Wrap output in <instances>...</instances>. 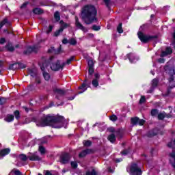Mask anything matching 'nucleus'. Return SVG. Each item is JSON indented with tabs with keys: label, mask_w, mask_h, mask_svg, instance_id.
I'll use <instances>...</instances> for the list:
<instances>
[{
	"label": "nucleus",
	"mask_w": 175,
	"mask_h": 175,
	"mask_svg": "<svg viewBox=\"0 0 175 175\" xmlns=\"http://www.w3.org/2000/svg\"><path fill=\"white\" fill-rule=\"evenodd\" d=\"M90 87V83L86 84L85 83H83L81 86L79 87V90H81V91L78 92L77 95H79V94H83V92H85V90Z\"/></svg>",
	"instance_id": "19"
},
{
	"label": "nucleus",
	"mask_w": 175,
	"mask_h": 175,
	"mask_svg": "<svg viewBox=\"0 0 175 175\" xmlns=\"http://www.w3.org/2000/svg\"><path fill=\"white\" fill-rule=\"evenodd\" d=\"M49 62H54L51 64V69L55 70V72L59 70V69H62V68L65 66V63H63L62 65H61L59 61L57 60L54 57H50Z\"/></svg>",
	"instance_id": "3"
},
{
	"label": "nucleus",
	"mask_w": 175,
	"mask_h": 175,
	"mask_svg": "<svg viewBox=\"0 0 175 175\" xmlns=\"http://www.w3.org/2000/svg\"><path fill=\"white\" fill-rule=\"evenodd\" d=\"M92 29L93 31H100V26L94 25L92 27Z\"/></svg>",
	"instance_id": "39"
},
{
	"label": "nucleus",
	"mask_w": 175,
	"mask_h": 175,
	"mask_svg": "<svg viewBox=\"0 0 175 175\" xmlns=\"http://www.w3.org/2000/svg\"><path fill=\"white\" fill-rule=\"evenodd\" d=\"M25 68H27V66L23 63H15L11 64L9 67V69L11 70H16V69H25Z\"/></svg>",
	"instance_id": "11"
},
{
	"label": "nucleus",
	"mask_w": 175,
	"mask_h": 175,
	"mask_svg": "<svg viewBox=\"0 0 175 175\" xmlns=\"http://www.w3.org/2000/svg\"><path fill=\"white\" fill-rule=\"evenodd\" d=\"M5 42H6V40H5V38L0 39V44H3Z\"/></svg>",
	"instance_id": "52"
},
{
	"label": "nucleus",
	"mask_w": 175,
	"mask_h": 175,
	"mask_svg": "<svg viewBox=\"0 0 175 175\" xmlns=\"http://www.w3.org/2000/svg\"><path fill=\"white\" fill-rule=\"evenodd\" d=\"M53 106H54V103H51L50 105H49V107H46L45 109H49L50 107H53Z\"/></svg>",
	"instance_id": "57"
},
{
	"label": "nucleus",
	"mask_w": 175,
	"mask_h": 175,
	"mask_svg": "<svg viewBox=\"0 0 175 175\" xmlns=\"http://www.w3.org/2000/svg\"><path fill=\"white\" fill-rule=\"evenodd\" d=\"M89 68V70H88V73L89 75H93L94 74V67H88Z\"/></svg>",
	"instance_id": "45"
},
{
	"label": "nucleus",
	"mask_w": 175,
	"mask_h": 175,
	"mask_svg": "<svg viewBox=\"0 0 175 175\" xmlns=\"http://www.w3.org/2000/svg\"><path fill=\"white\" fill-rule=\"evenodd\" d=\"M174 80V76L171 75L170 77L169 78V81L170 83H172Z\"/></svg>",
	"instance_id": "51"
},
{
	"label": "nucleus",
	"mask_w": 175,
	"mask_h": 175,
	"mask_svg": "<svg viewBox=\"0 0 175 175\" xmlns=\"http://www.w3.org/2000/svg\"><path fill=\"white\" fill-rule=\"evenodd\" d=\"M27 158L29 161H42V157L39 156L38 152H29L27 154Z\"/></svg>",
	"instance_id": "6"
},
{
	"label": "nucleus",
	"mask_w": 175,
	"mask_h": 175,
	"mask_svg": "<svg viewBox=\"0 0 175 175\" xmlns=\"http://www.w3.org/2000/svg\"><path fill=\"white\" fill-rule=\"evenodd\" d=\"M127 57L131 64H135V62H137V61H139V57L136 56V55H135L134 53L127 54Z\"/></svg>",
	"instance_id": "18"
},
{
	"label": "nucleus",
	"mask_w": 175,
	"mask_h": 175,
	"mask_svg": "<svg viewBox=\"0 0 175 175\" xmlns=\"http://www.w3.org/2000/svg\"><path fill=\"white\" fill-rule=\"evenodd\" d=\"M33 12L34 14H42V13H43V10L37 8L33 10Z\"/></svg>",
	"instance_id": "28"
},
{
	"label": "nucleus",
	"mask_w": 175,
	"mask_h": 175,
	"mask_svg": "<svg viewBox=\"0 0 175 175\" xmlns=\"http://www.w3.org/2000/svg\"><path fill=\"white\" fill-rule=\"evenodd\" d=\"M170 163L172 165L173 167L175 168V150H173L172 152L170 154Z\"/></svg>",
	"instance_id": "21"
},
{
	"label": "nucleus",
	"mask_w": 175,
	"mask_h": 175,
	"mask_svg": "<svg viewBox=\"0 0 175 175\" xmlns=\"http://www.w3.org/2000/svg\"><path fill=\"white\" fill-rule=\"evenodd\" d=\"M109 120L113 122H116V121L118 120V118L116 115H111V116H109Z\"/></svg>",
	"instance_id": "34"
},
{
	"label": "nucleus",
	"mask_w": 175,
	"mask_h": 175,
	"mask_svg": "<svg viewBox=\"0 0 175 175\" xmlns=\"http://www.w3.org/2000/svg\"><path fill=\"white\" fill-rule=\"evenodd\" d=\"M6 103V98L0 97V105H5Z\"/></svg>",
	"instance_id": "44"
},
{
	"label": "nucleus",
	"mask_w": 175,
	"mask_h": 175,
	"mask_svg": "<svg viewBox=\"0 0 175 175\" xmlns=\"http://www.w3.org/2000/svg\"><path fill=\"white\" fill-rule=\"evenodd\" d=\"M14 116H15V118L16 119V120H20V118H21V116H20V111H15L14 112Z\"/></svg>",
	"instance_id": "38"
},
{
	"label": "nucleus",
	"mask_w": 175,
	"mask_h": 175,
	"mask_svg": "<svg viewBox=\"0 0 175 175\" xmlns=\"http://www.w3.org/2000/svg\"><path fill=\"white\" fill-rule=\"evenodd\" d=\"M69 161H70V154L68 153H63L61 154L59 158V162H61L63 165L68 163Z\"/></svg>",
	"instance_id": "9"
},
{
	"label": "nucleus",
	"mask_w": 175,
	"mask_h": 175,
	"mask_svg": "<svg viewBox=\"0 0 175 175\" xmlns=\"http://www.w3.org/2000/svg\"><path fill=\"white\" fill-rule=\"evenodd\" d=\"M103 1L106 4L107 7L109 8V5H110V0H103Z\"/></svg>",
	"instance_id": "48"
},
{
	"label": "nucleus",
	"mask_w": 175,
	"mask_h": 175,
	"mask_svg": "<svg viewBox=\"0 0 175 175\" xmlns=\"http://www.w3.org/2000/svg\"><path fill=\"white\" fill-rule=\"evenodd\" d=\"M92 152V150H91V149H86L85 150H83L79 154V157L80 158H83V157H85V155H88V154H91Z\"/></svg>",
	"instance_id": "23"
},
{
	"label": "nucleus",
	"mask_w": 175,
	"mask_h": 175,
	"mask_svg": "<svg viewBox=\"0 0 175 175\" xmlns=\"http://www.w3.org/2000/svg\"><path fill=\"white\" fill-rule=\"evenodd\" d=\"M8 19H4L3 21L0 23V29L2 28L5 25V24H8Z\"/></svg>",
	"instance_id": "41"
},
{
	"label": "nucleus",
	"mask_w": 175,
	"mask_h": 175,
	"mask_svg": "<svg viewBox=\"0 0 175 175\" xmlns=\"http://www.w3.org/2000/svg\"><path fill=\"white\" fill-rule=\"evenodd\" d=\"M117 31L119 33H122L124 30L122 29V23H120L117 27Z\"/></svg>",
	"instance_id": "30"
},
{
	"label": "nucleus",
	"mask_w": 175,
	"mask_h": 175,
	"mask_svg": "<svg viewBox=\"0 0 175 175\" xmlns=\"http://www.w3.org/2000/svg\"><path fill=\"white\" fill-rule=\"evenodd\" d=\"M115 134H111V135H109L108 136V140L111 143H114V142H116V136H117L118 137H122V133H121V131L120 130H117L115 132Z\"/></svg>",
	"instance_id": "8"
},
{
	"label": "nucleus",
	"mask_w": 175,
	"mask_h": 175,
	"mask_svg": "<svg viewBox=\"0 0 175 175\" xmlns=\"http://www.w3.org/2000/svg\"><path fill=\"white\" fill-rule=\"evenodd\" d=\"M158 119L159 120H163L165 117H167V118H170V115L166 114V113L163 112L158 114Z\"/></svg>",
	"instance_id": "26"
},
{
	"label": "nucleus",
	"mask_w": 175,
	"mask_h": 175,
	"mask_svg": "<svg viewBox=\"0 0 175 175\" xmlns=\"http://www.w3.org/2000/svg\"><path fill=\"white\" fill-rule=\"evenodd\" d=\"M158 83H159V80L158 79V78H155L152 81V86L150 87V89L148 90V94H151L154 92L155 88L158 87Z\"/></svg>",
	"instance_id": "16"
},
{
	"label": "nucleus",
	"mask_w": 175,
	"mask_h": 175,
	"mask_svg": "<svg viewBox=\"0 0 175 175\" xmlns=\"http://www.w3.org/2000/svg\"><path fill=\"white\" fill-rule=\"evenodd\" d=\"M11 173H14V174L15 175H23V173H21L18 169H13L12 171H11Z\"/></svg>",
	"instance_id": "31"
},
{
	"label": "nucleus",
	"mask_w": 175,
	"mask_h": 175,
	"mask_svg": "<svg viewBox=\"0 0 175 175\" xmlns=\"http://www.w3.org/2000/svg\"><path fill=\"white\" fill-rule=\"evenodd\" d=\"M96 8L94 5H85L81 10V17L85 24H92V23H96L98 18H96Z\"/></svg>",
	"instance_id": "2"
},
{
	"label": "nucleus",
	"mask_w": 175,
	"mask_h": 175,
	"mask_svg": "<svg viewBox=\"0 0 175 175\" xmlns=\"http://www.w3.org/2000/svg\"><path fill=\"white\" fill-rule=\"evenodd\" d=\"M40 66V69L42 71V75L44 80L49 81L51 79L50 74L46 72L45 70L46 68H47L48 65L46 63H43L42 64H39Z\"/></svg>",
	"instance_id": "7"
},
{
	"label": "nucleus",
	"mask_w": 175,
	"mask_h": 175,
	"mask_svg": "<svg viewBox=\"0 0 175 175\" xmlns=\"http://www.w3.org/2000/svg\"><path fill=\"white\" fill-rule=\"evenodd\" d=\"M32 121L35 122L37 126H47L49 125L52 128H66L68 125V120H65L64 117L51 116L50 115L43 116L41 118H33Z\"/></svg>",
	"instance_id": "1"
},
{
	"label": "nucleus",
	"mask_w": 175,
	"mask_h": 175,
	"mask_svg": "<svg viewBox=\"0 0 175 175\" xmlns=\"http://www.w3.org/2000/svg\"><path fill=\"white\" fill-rule=\"evenodd\" d=\"M128 152H129L128 150H123V151L121 152V154H122V155H127Z\"/></svg>",
	"instance_id": "54"
},
{
	"label": "nucleus",
	"mask_w": 175,
	"mask_h": 175,
	"mask_svg": "<svg viewBox=\"0 0 175 175\" xmlns=\"http://www.w3.org/2000/svg\"><path fill=\"white\" fill-rule=\"evenodd\" d=\"M109 173H114V170L111 169V167H108Z\"/></svg>",
	"instance_id": "56"
},
{
	"label": "nucleus",
	"mask_w": 175,
	"mask_h": 175,
	"mask_svg": "<svg viewBox=\"0 0 175 175\" xmlns=\"http://www.w3.org/2000/svg\"><path fill=\"white\" fill-rule=\"evenodd\" d=\"M39 152H40L41 155H44L46 154V148L42 146H40L38 148Z\"/></svg>",
	"instance_id": "27"
},
{
	"label": "nucleus",
	"mask_w": 175,
	"mask_h": 175,
	"mask_svg": "<svg viewBox=\"0 0 175 175\" xmlns=\"http://www.w3.org/2000/svg\"><path fill=\"white\" fill-rule=\"evenodd\" d=\"M27 5H28V3H24L21 6V9H24V8H26Z\"/></svg>",
	"instance_id": "55"
},
{
	"label": "nucleus",
	"mask_w": 175,
	"mask_h": 175,
	"mask_svg": "<svg viewBox=\"0 0 175 175\" xmlns=\"http://www.w3.org/2000/svg\"><path fill=\"white\" fill-rule=\"evenodd\" d=\"M39 50V46L34 45L33 46H28L27 50L24 51V54L28 55L31 53H36Z\"/></svg>",
	"instance_id": "14"
},
{
	"label": "nucleus",
	"mask_w": 175,
	"mask_h": 175,
	"mask_svg": "<svg viewBox=\"0 0 175 175\" xmlns=\"http://www.w3.org/2000/svg\"><path fill=\"white\" fill-rule=\"evenodd\" d=\"M19 158L21 159V161H27V159H28V156L24 154H21L19 155Z\"/></svg>",
	"instance_id": "37"
},
{
	"label": "nucleus",
	"mask_w": 175,
	"mask_h": 175,
	"mask_svg": "<svg viewBox=\"0 0 175 175\" xmlns=\"http://www.w3.org/2000/svg\"><path fill=\"white\" fill-rule=\"evenodd\" d=\"M4 120L5 121V122H12L14 121V116L8 114L5 116Z\"/></svg>",
	"instance_id": "24"
},
{
	"label": "nucleus",
	"mask_w": 175,
	"mask_h": 175,
	"mask_svg": "<svg viewBox=\"0 0 175 175\" xmlns=\"http://www.w3.org/2000/svg\"><path fill=\"white\" fill-rule=\"evenodd\" d=\"M158 135V130L154 129L148 133V137H152V136H155Z\"/></svg>",
	"instance_id": "25"
},
{
	"label": "nucleus",
	"mask_w": 175,
	"mask_h": 175,
	"mask_svg": "<svg viewBox=\"0 0 175 175\" xmlns=\"http://www.w3.org/2000/svg\"><path fill=\"white\" fill-rule=\"evenodd\" d=\"M36 83L40 84V79H36Z\"/></svg>",
	"instance_id": "64"
},
{
	"label": "nucleus",
	"mask_w": 175,
	"mask_h": 175,
	"mask_svg": "<svg viewBox=\"0 0 175 175\" xmlns=\"http://www.w3.org/2000/svg\"><path fill=\"white\" fill-rule=\"evenodd\" d=\"M144 102H146V96H142L141 98L139 100V104L142 105V104L144 103Z\"/></svg>",
	"instance_id": "43"
},
{
	"label": "nucleus",
	"mask_w": 175,
	"mask_h": 175,
	"mask_svg": "<svg viewBox=\"0 0 175 175\" xmlns=\"http://www.w3.org/2000/svg\"><path fill=\"white\" fill-rule=\"evenodd\" d=\"M137 36L141 42H142V43H147V42H150V40L154 39V36L146 35L143 33L142 31H139L137 33Z\"/></svg>",
	"instance_id": "5"
},
{
	"label": "nucleus",
	"mask_w": 175,
	"mask_h": 175,
	"mask_svg": "<svg viewBox=\"0 0 175 175\" xmlns=\"http://www.w3.org/2000/svg\"><path fill=\"white\" fill-rule=\"evenodd\" d=\"M59 53H61V47H59L57 51H56L57 54H59Z\"/></svg>",
	"instance_id": "63"
},
{
	"label": "nucleus",
	"mask_w": 175,
	"mask_h": 175,
	"mask_svg": "<svg viewBox=\"0 0 175 175\" xmlns=\"http://www.w3.org/2000/svg\"><path fill=\"white\" fill-rule=\"evenodd\" d=\"M54 18L56 20V21H59V20L61 19V16L59 15V12L58 11H56L54 13Z\"/></svg>",
	"instance_id": "29"
},
{
	"label": "nucleus",
	"mask_w": 175,
	"mask_h": 175,
	"mask_svg": "<svg viewBox=\"0 0 175 175\" xmlns=\"http://www.w3.org/2000/svg\"><path fill=\"white\" fill-rule=\"evenodd\" d=\"M144 122H146L145 120H140L137 117L131 118V124L133 126H134V125H144Z\"/></svg>",
	"instance_id": "12"
},
{
	"label": "nucleus",
	"mask_w": 175,
	"mask_h": 175,
	"mask_svg": "<svg viewBox=\"0 0 175 175\" xmlns=\"http://www.w3.org/2000/svg\"><path fill=\"white\" fill-rule=\"evenodd\" d=\"M88 38H94V34H92V33H88Z\"/></svg>",
	"instance_id": "61"
},
{
	"label": "nucleus",
	"mask_w": 175,
	"mask_h": 175,
	"mask_svg": "<svg viewBox=\"0 0 175 175\" xmlns=\"http://www.w3.org/2000/svg\"><path fill=\"white\" fill-rule=\"evenodd\" d=\"M94 60L92 59H89L88 61V68H94Z\"/></svg>",
	"instance_id": "36"
},
{
	"label": "nucleus",
	"mask_w": 175,
	"mask_h": 175,
	"mask_svg": "<svg viewBox=\"0 0 175 175\" xmlns=\"http://www.w3.org/2000/svg\"><path fill=\"white\" fill-rule=\"evenodd\" d=\"M53 31V26L50 25L49 29L47 30V33H50Z\"/></svg>",
	"instance_id": "53"
},
{
	"label": "nucleus",
	"mask_w": 175,
	"mask_h": 175,
	"mask_svg": "<svg viewBox=\"0 0 175 175\" xmlns=\"http://www.w3.org/2000/svg\"><path fill=\"white\" fill-rule=\"evenodd\" d=\"M54 92H55V98L57 99H61V98H62V96L65 95V90L59 88L54 89Z\"/></svg>",
	"instance_id": "15"
},
{
	"label": "nucleus",
	"mask_w": 175,
	"mask_h": 175,
	"mask_svg": "<svg viewBox=\"0 0 175 175\" xmlns=\"http://www.w3.org/2000/svg\"><path fill=\"white\" fill-rule=\"evenodd\" d=\"M54 51V47H51V49L48 51L49 53H53Z\"/></svg>",
	"instance_id": "62"
},
{
	"label": "nucleus",
	"mask_w": 175,
	"mask_h": 175,
	"mask_svg": "<svg viewBox=\"0 0 175 175\" xmlns=\"http://www.w3.org/2000/svg\"><path fill=\"white\" fill-rule=\"evenodd\" d=\"M92 144V142L90 140L83 142V145L85 147H90V146H91Z\"/></svg>",
	"instance_id": "40"
},
{
	"label": "nucleus",
	"mask_w": 175,
	"mask_h": 175,
	"mask_svg": "<svg viewBox=\"0 0 175 175\" xmlns=\"http://www.w3.org/2000/svg\"><path fill=\"white\" fill-rule=\"evenodd\" d=\"M29 74L30 75V76H31V77H35V76H36V72H35V70L33 69H31L29 68L28 70Z\"/></svg>",
	"instance_id": "32"
},
{
	"label": "nucleus",
	"mask_w": 175,
	"mask_h": 175,
	"mask_svg": "<svg viewBox=\"0 0 175 175\" xmlns=\"http://www.w3.org/2000/svg\"><path fill=\"white\" fill-rule=\"evenodd\" d=\"M169 9H170V7L169 5L163 7V10H169Z\"/></svg>",
	"instance_id": "60"
},
{
	"label": "nucleus",
	"mask_w": 175,
	"mask_h": 175,
	"mask_svg": "<svg viewBox=\"0 0 175 175\" xmlns=\"http://www.w3.org/2000/svg\"><path fill=\"white\" fill-rule=\"evenodd\" d=\"M158 62H159V64H165V59L163 58H159L158 59Z\"/></svg>",
	"instance_id": "49"
},
{
	"label": "nucleus",
	"mask_w": 175,
	"mask_h": 175,
	"mask_svg": "<svg viewBox=\"0 0 175 175\" xmlns=\"http://www.w3.org/2000/svg\"><path fill=\"white\" fill-rule=\"evenodd\" d=\"M71 166L73 169H76L77 167V163L76 161L71 162Z\"/></svg>",
	"instance_id": "47"
},
{
	"label": "nucleus",
	"mask_w": 175,
	"mask_h": 175,
	"mask_svg": "<svg viewBox=\"0 0 175 175\" xmlns=\"http://www.w3.org/2000/svg\"><path fill=\"white\" fill-rule=\"evenodd\" d=\"M73 59H75V57H70L69 59H67L66 62L64 63L65 65L66 64L69 65V64H70V62H72V61H73Z\"/></svg>",
	"instance_id": "42"
},
{
	"label": "nucleus",
	"mask_w": 175,
	"mask_h": 175,
	"mask_svg": "<svg viewBox=\"0 0 175 175\" xmlns=\"http://www.w3.org/2000/svg\"><path fill=\"white\" fill-rule=\"evenodd\" d=\"M60 25H61L59 29L54 33V36H59V33L64 32V29H65V28H68V27H69V25H68V23H66L62 21H60Z\"/></svg>",
	"instance_id": "10"
},
{
	"label": "nucleus",
	"mask_w": 175,
	"mask_h": 175,
	"mask_svg": "<svg viewBox=\"0 0 175 175\" xmlns=\"http://www.w3.org/2000/svg\"><path fill=\"white\" fill-rule=\"evenodd\" d=\"M127 172H129L130 175H142L143 173L136 163H133L131 167H128Z\"/></svg>",
	"instance_id": "4"
},
{
	"label": "nucleus",
	"mask_w": 175,
	"mask_h": 175,
	"mask_svg": "<svg viewBox=\"0 0 175 175\" xmlns=\"http://www.w3.org/2000/svg\"><path fill=\"white\" fill-rule=\"evenodd\" d=\"M67 43H69V41L68 40V39L64 38V39L62 40V44H67Z\"/></svg>",
	"instance_id": "50"
},
{
	"label": "nucleus",
	"mask_w": 175,
	"mask_h": 175,
	"mask_svg": "<svg viewBox=\"0 0 175 175\" xmlns=\"http://www.w3.org/2000/svg\"><path fill=\"white\" fill-rule=\"evenodd\" d=\"M69 44H71L72 46H75V44H77V41L75 38H71L68 40Z\"/></svg>",
	"instance_id": "33"
},
{
	"label": "nucleus",
	"mask_w": 175,
	"mask_h": 175,
	"mask_svg": "<svg viewBox=\"0 0 175 175\" xmlns=\"http://www.w3.org/2000/svg\"><path fill=\"white\" fill-rule=\"evenodd\" d=\"M172 53H173V50L172 49V47L167 46L165 49V51L161 53V57H167V55H170Z\"/></svg>",
	"instance_id": "20"
},
{
	"label": "nucleus",
	"mask_w": 175,
	"mask_h": 175,
	"mask_svg": "<svg viewBox=\"0 0 175 175\" xmlns=\"http://www.w3.org/2000/svg\"><path fill=\"white\" fill-rule=\"evenodd\" d=\"M75 24L78 29H81V31H83V32H85V33L88 32V29H87L86 27H84V26H83V25H81V23H79V18H77V16L75 17Z\"/></svg>",
	"instance_id": "17"
},
{
	"label": "nucleus",
	"mask_w": 175,
	"mask_h": 175,
	"mask_svg": "<svg viewBox=\"0 0 175 175\" xmlns=\"http://www.w3.org/2000/svg\"><path fill=\"white\" fill-rule=\"evenodd\" d=\"M157 114H158V109H152L151 110L152 116H157Z\"/></svg>",
	"instance_id": "46"
},
{
	"label": "nucleus",
	"mask_w": 175,
	"mask_h": 175,
	"mask_svg": "<svg viewBox=\"0 0 175 175\" xmlns=\"http://www.w3.org/2000/svg\"><path fill=\"white\" fill-rule=\"evenodd\" d=\"M99 80H100V75L98 73L94 74V79L92 81V85L94 88H98Z\"/></svg>",
	"instance_id": "13"
},
{
	"label": "nucleus",
	"mask_w": 175,
	"mask_h": 175,
	"mask_svg": "<svg viewBox=\"0 0 175 175\" xmlns=\"http://www.w3.org/2000/svg\"><path fill=\"white\" fill-rule=\"evenodd\" d=\"M115 161L116 162H122V158H119V159H116V160H115Z\"/></svg>",
	"instance_id": "59"
},
{
	"label": "nucleus",
	"mask_w": 175,
	"mask_h": 175,
	"mask_svg": "<svg viewBox=\"0 0 175 175\" xmlns=\"http://www.w3.org/2000/svg\"><path fill=\"white\" fill-rule=\"evenodd\" d=\"M75 98H76V95H74L72 97H68V100H73V99H75Z\"/></svg>",
	"instance_id": "58"
},
{
	"label": "nucleus",
	"mask_w": 175,
	"mask_h": 175,
	"mask_svg": "<svg viewBox=\"0 0 175 175\" xmlns=\"http://www.w3.org/2000/svg\"><path fill=\"white\" fill-rule=\"evenodd\" d=\"M6 49L8 50V51H14V46H13L12 44H8L6 45Z\"/></svg>",
	"instance_id": "35"
},
{
	"label": "nucleus",
	"mask_w": 175,
	"mask_h": 175,
	"mask_svg": "<svg viewBox=\"0 0 175 175\" xmlns=\"http://www.w3.org/2000/svg\"><path fill=\"white\" fill-rule=\"evenodd\" d=\"M10 152V148H5L0 150V159L3 158V157H5V155H8Z\"/></svg>",
	"instance_id": "22"
}]
</instances>
